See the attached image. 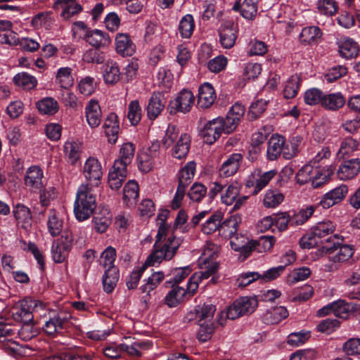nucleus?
I'll return each mask as SVG.
<instances>
[{"mask_svg": "<svg viewBox=\"0 0 360 360\" xmlns=\"http://www.w3.org/2000/svg\"><path fill=\"white\" fill-rule=\"evenodd\" d=\"M181 243V240L174 236L167 239L155 240L152 253L146 261V265L154 266L163 259L170 260L176 254Z\"/></svg>", "mask_w": 360, "mask_h": 360, "instance_id": "nucleus-1", "label": "nucleus"}, {"mask_svg": "<svg viewBox=\"0 0 360 360\" xmlns=\"http://www.w3.org/2000/svg\"><path fill=\"white\" fill-rule=\"evenodd\" d=\"M96 208V195L88 184H82L77 190L74 212L79 221L90 217Z\"/></svg>", "mask_w": 360, "mask_h": 360, "instance_id": "nucleus-2", "label": "nucleus"}, {"mask_svg": "<svg viewBox=\"0 0 360 360\" xmlns=\"http://www.w3.org/2000/svg\"><path fill=\"white\" fill-rule=\"evenodd\" d=\"M323 250L329 255L328 259L333 263L345 262L354 255L353 247L349 245H341L337 235L330 236L326 240Z\"/></svg>", "mask_w": 360, "mask_h": 360, "instance_id": "nucleus-3", "label": "nucleus"}, {"mask_svg": "<svg viewBox=\"0 0 360 360\" xmlns=\"http://www.w3.org/2000/svg\"><path fill=\"white\" fill-rule=\"evenodd\" d=\"M44 304L38 300L25 299L19 302L11 310L13 319L20 323H32L33 312L38 308L43 309Z\"/></svg>", "mask_w": 360, "mask_h": 360, "instance_id": "nucleus-4", "label": "nucleus"}, {"mask_svg": "<svg viewBox=\"0 0 360 360\" xmlns=\"http://www.w3.org/2000/svg\"><path fill=\"white\" fill-rule=\"evenodd\" d=\"M200 275L195 274L188 280L186 289H185L187 298H190L196 292L198 288V281L207 279L217 271L219 264L210 258H205L200 265Z\"/></svg>", "mask_w": 360, "mask_h": 360, "instance_id": "nucleus-5", "label": "nucleus"}, {"mask_svg": "<svg viewBox=\"0 0 360 360\" xmlns=\"http://www.w3.org/2000/svg\"><path fill=\"white\" fill-rule=\"evenodd\" d=\"M257 304V300L255 297H241L227 308L226 315L229 319L234 320L240 316L252 314Z\"/></svg>", "mask_w": 360, "mask_h": 360, "instance_id": "nucleus-6", "label": "nucleus"}, {"mask_svg": "<svg viewBox=\"0 0 360 360\" xmlns=\"http://www.w3.org/2000/svg\"><path fill=\"white\" fill-rule=\"evenodd\" d=\"M82 172L89 187L90 186L97 187L100 185L103 170L98 159L93 157L89 158L83 166Z\"/></svg>", "mask_w": 360, "mask_h": 360, "instance_id": "nucleus-7", "label": "nucleus"}, {"mask_svg": "<svg viewBox=\"0 0 360 360\" xmlns=\"http://www.w3.org/2000/svg\"><path fill=\"white\" fill-rule=\"evenodd\" d=\"M245 112V107L238 103H236L229 110L225 118L220 117L221 129L224 134H229L233 132L237 127L240 119Z\"/></svg>", "mask_w": 360, "mask_h": 360, "instance_id": "nucleus-8", "label": "nucleus"}, {"mask_svg": "<svg viewBox=\"0 0 360 360\" xmlns=\"http://www.w3.org/2000/svg\"><path fill=\"white\" fill-rule=\"evenodd\" d=\"M195 97L193 93L187 89L181 90L176 97L171 100L168 105L170 114H176L178 112L186 113L189 112L194 103Z\"/></svg>", "mask_w": 360, "mask_h": 360, "instance_id": "nucleus-9", "label": "nucleus"}, {"mask_svg": "<svg viewBox=\"0 0 360 360\" xmlns=\"http://www.w3.org/2000/svg\"><path fill=\"white\" fill-rule=\"evenodd\" d=\"M276 241L275 237L273 236H261L257 240L250 241L247 245H243L240 248H234L236 250H240L248 257L252 250H256L258 252H267L270 250Z\"/></svg>", "mask_w": 360, "mask_h": 360, "instance_id": "nucleus-10", "label": "nucleus"}, {"mask_svg": "<svg viewBox=\"0 0 360 360\" xmlns=\"http://www.w3.org/2000/svg\"><path fill=\"white\" fill-rule=\"evenodd\" d=\"M276 174L275 170H270L263 174H260L259 171H255L248 177L246 186L249 188L253 187L252 193L256 195L269 184Z\"/></svg>", "mask_w": 360, "mask_h": 360, "instance_id": "nucleus-11", "label": "nucleus"}, {"mask_svg": "<svg viewBox=\"0 0 360 360\" xmlns=\"http://www.w3.org/2000/svg\"><path fill=\"white\" fill-rule=\"evenodd\" d=\"M18 226L29 231L32 228V215L30 209L23 204L18 203L12 211Z\"/></svg>", "mask_w": 360, "mask_h": 360, "instance_id": "nucleus-12", "label": "nucleus"}, {"mask_svg": "<svg viewBox=\"0 0 360 360\" xmlns=\"http://www.w3.org/2000/svg\"><path fill=\"white\" fill-rule=\"evenodd\" d=\"M219 41L224 49L233 46L237 39V27L232 21L224 22L219 30Z\"/></svg>", "mask_w": 360, "mask_h": 360, "instance_id": "nucleus-13", "label": "nucleus"}, {"mask_svg": "<svg viewBox=\"0 0 360 360\" xmlns=\"http://www.w3.org/2000/svg\"><path fill=\"white\" fill-rule=\"evenodd\" d=\"M219 118L207 122L200 131V135L204 141L208 144L214 143L223 132Z\"/></svg>", "mask_w": 360, "mask_h": 360, "instance_id": "nucleus-14", "label": "nucleus"}, {"mask_svg": "<svg viewBox=\"0 0 360 360\" xmlns=\"http://www.w3.org/2000/svg\"><path fill=\"white\" fill-rule=\"evenodd\" d=\"M84 39L91 46L96 49L107 47L111 43L108 34L97 29L88 30Z\"/></svg>", "mask_w": 360, "mask_h": 360, "instance_id": "nucleus-15", "label": "nucleus"}, {"mask_svg": "<svg viewBox=\"0 0 360 360\" xmlns=\"http://www.w3.org/2000/svg\"><path fill=\"white\" fill-rule=\"evenodd\" d=\"M360 172V159L355 158L345 161L340 165L337 175L340 180L347 181L356 176Z\"/></svg>", "mask_w": 360, "mask_h": 360, "instance_id": "nucleus-16", "label": "nucleus"}, {"mask_svg": "<svg viewBox=\"0 0 360 360\" xmlns=\"http://www.w3.org/2000/svg\"><path fill=\"white\" fill-rule=\"evenodd\" d=\"M43 172L38 166L30 167L26 173L25 182L33 192H37L44 187L43 182Z\"/></svg>", "mask_w": 360, "mask_h": 360, "instance_id": "nucleus-17", "label": "nucleus"}, {"mask_svg": "<svg viewBox=\"0 0 360 360\" xmlns=\"http://www.w3.org/2000/svg\"><path fill=\"white\" fill-rule=\"evenodd\" d=\"M85 115L91 128L97 127L101 124L102 112L97 101L91 99L89 101L85 108Z\"/></svg>", "mask_w": 360, "mask_h": 360, "instance_id": "nucleus-18", "label": "nucleus"}, {"mask_svg": "<svg viewBox=\"0 0 360 360\" xmlns=\"http://www.w3.org/2000/svg\"><path fill=\"white\" fill-rule=\"evenodd\" d=\"M338 44L341 57L349 60L357 56L359 48L357 43L352 39L342 37L339 40Z\"/></svg>", "mask_w": 360, "mask_h": 360, "instance_id": "nucleus-19", "label": "nucleus"}, {"mask_svg": "<svg viewBox=\"0 0 360 360\" xmlns=\"http://www.w3.org/2000/svg\"><path fill=\"white\" fill-rule=\"evenodd\" d=\"M216 99V94L213 86L209 83L202 84L199 88L198 104L201 108L210 107Z\"/></svg>", "mask_w": 360, "mask_h": 360, "instance_id": "nucleus-20", "label": "nucleus"}, {"mask_svg": "<svg viewBox=\"0 0 360 360\" xmlns=\"http://www.w3.org/2000/svg\"><path fill=\"white\" fill-rule=\"evenodd\" d=\"M116 51L122 56H130L136 50L134 44L127 34L120 33L115 37Z\"/></svg>", "mask_w": 360, "mask_h": 360, "instance_id": "nucleus-21", "label": "nucleus"}, {"mask_svg": "<svg viewBox=\"0 0 360 360\" xmlns=\"http://www.w3.org/2000/svg\"><path fill=\"white\" fill-rule=\"evenodd\" d=\"M243 160L240 153H233L222 164L219 169V175L228 177L233 175L239 169Z\"/></svg>", "mask_w": 360, "mask_h": 360, "instance_id": "nucleus-22", "label": "nucleus"}, {"mask_svg": "<svg viewBox=\"0 0 360 360\" xmlns=\"http://www.w3.org/2000/svg\"><path fill=\"white\" fill-rule=\"evenodd\" d=\"M164 96L160 93H153L147 106V114L150 120L156 119L165 108Z\"/></svg>", "mask_w": 360, "mask_h": 360, "instance_id": "nucleus-23", "label": "nucleus"}, {"mask_svg": "<svg viewBox=\"0 0 360 360\" xmlns=\"http://www.w3.org/2000/svg\"><path fill=\"white\" fill-rule=\"evenodd\" d=\"M285 138L278 134H274L269 139L267 146V158L275 160L281 155L284 147Z\"/></svg>", "mask_w": 360, "mask_h": 360, "instance_id": "nucleus-24", "label": "nucleus"}, {"mask_svg": "<svg viewBox=\"0 0 360 360\" xmlns=\"http://www.w3.org/2000/svg\"><path fill=\"white\" fill-rule=\"evenodd\" d=\"M191 146V137L186 134H182L174 144L172 150V155L176 159H182L188 153Z\"/></svg>", "mask_w": 360, "mask_h": 360, "instance_id": "nucleus-25", "label": "nucleus"}, {"mask_svg": "<svg viewBox=\"0 0 360 360\" xmlns=\"http://www.w3.org/2000/svg\"><path fill=\"white\" fill-rule=\"evenodd\" d=\"M135 153V146L131 143H125L122 146L120 150V158L116 160L114 165L117 168L127 169V167L131 162Z\"/></svg>", "mask_w": 360, "mask_h": 360, "instance_id": "nucleus-26", "label": "nucleus"}, {"mask_svg": "<svg viewBox=\"0 0 360 360\" xmlns=\"http://www.w3.org/2000/svg\"><path fill=\"white\" fill-rule=\"evenodd\" d=\"M345 104V98L340 92L324 94L321 106L327 110L336 111Z\"/></svg>", "mask_w": 360, "mask_h": 360, "instance_id": "nucleus-27", "label": "nucleus"}, {"mask_svg": "<svg viewBox=\"0 0 360 360\" xmlns=\"http://www.w3.org/2000/svg\"><path fill=\"white\" fill-rule=\"evenodd\" d=\"M257 3L258 0H244L241 4L237 1L233 6V10L240 11L243 18L252 20L257 13Z\"/></svg>", "mask_w": 360, "mask_h": 360, "instance_id": "nucleus-28", "label": "nucleus"}, {"mask_svg": "<svg viewBox=\"0 0 360 360\" xmlns=\"http://www.w3.org/2000/svg\"><path fill=\"white\" fill-rule=\"evenodd\" d=\"M288 311L282 306L272 307L263 315V321L266 324H276L288 316Z\"/></svg>", "mask_w": 360, "mask_h": 360, "instance_id": "nucleus-29", "label": "nucleus"}, {"mask_svg": "<svg viewBox=\"0 0 360 360\" xmlns=\"http://www.w3.org/2000/svg\"><path fill=\"white\" fill-rule=\"evenodd\" d=\"M119 280V269L117 267L108 268L103 276V290L107 293L113 291Z\"/></svg>", "mask_w": 360, "mask_h": 360, "instance_id": "nucleus-30", "label": "nucleus"}, {"mask_svg": "<svg viewBox=\"0 0 360 360\" xmlns=\"http://www.w3.org/2000/svg\"><path fill=\"white\" fill-rule=\"evenodd\" d=\"M127 174V169L123 168V170H121V168H117L116 165H113L108 174L109 186L113 190L119 189L124 181Z\"/></svg>", "mask_w": 360, "mask_h": 360, "instance_id": "nucleus-31", "label": "nucleus"}, {"mask_svg": "<svg viewBox=\"0 0 360 360\" xmlns=\"http://www.w3.org/2000/svg\"><path fill=\"white\" fill-rule=\"evenodd\" d=\"M322 36V32L319 27L311 26L302 29L300 34V41L307 44H317Z\"/></svg>", "mask_w": 360, "mask_h": 360, "instance_id": "nucleus-32", "label": "nucleus"}, {"mask_svg": "<svg viewBox=\"0 0 360 360\" xmlns=\"http://www.w3.org/2000/svg\"><path fill=\"white\" fill-rule=\"evenodd\" d=\"M56 82L65 89L71 87L74 84L72 69L69 67L59 68L56 76Z\"/></svg>", "mask_w": 360, "mask_h": 360, "instance_id": "nucleus-33", "label": "nucleus"}, {"mask_svg": "<svg viewBox=\"0 0 360 360\" xmlns=\"http://www.w3.org/2000/svg\"><path fill=\"white\" fill-rule=\"evenodd\" d=\"M195 172V163L188 162L179 173V186L186 188L191 183Z\"/></svg>", "mask_w": 360, "mask_h": 360, "instance_id": "nucleus-34", "label": "nucleus"}, {"mask_svg": "<svg viewBox=\"0 0 360 360\" xmlns=\"http://www.w3.org/2000/svg\"><path fill=\"white\" fill-rule=\"evenodd\" d=\"M103 79L105 83L115 84L120 79V72L118 65L113 61H108L104 66Z\"/></svg>", "mask_w": 360, "mask_h": 360, "instance_id": "nucleus-35", "label": "nucleus"}, {"mask_svg": "<svg viewBox=\"0 0 360 360\" xmlns=\"http://www.w3.org/2000/svg\"><path fill=\"white\" fill-rule=\"evenodd\" d=\"M14 84L25 90H31L37 84V79L27 72H22L15 75L13 79Z\"/></svg>", "mask_w": 360, "mask_h": 360, "instance_id": "nucleus-36", "label": "nucleus"}, {"mask_svg": "<svg viewBox=\"0 0 360 360\" xmlns=\"http://www.w3.org/2000/svg\"><path fill=\"white\" fill-rule=\"evenodd\" d=\"M38 110L44 115H55L59 109L56 100L51 97H46L37 103Z\"/></svg>", "mask_w": 360, "mask_h": 360, "instance_id": "nucleus-37", "label": "nucleus"}, {"mask_svg": "<svg viewBox=\"0 0 360 360\" xmlns=\"http://www.w3.org/2000/svg\"><path fill=\"white\" fill-rule=\"evenodd\" d=\"M139 191V185L135 181H129L124 186L123 200L128 205H134L136 203Z\"/></svg>", "mask_w": 360, "mask_h": 360, "instance_id": "nucleus-38", "label": "nucleus"}, {"mask_svg": "<svg viewBox=\"0 0 360 360\" xmlns=\"http://www.w3.org/2000/svg\"><path fill=\"white\" fill-rule=\"evenodd\" d=\"M186 297V292L184 288L174 286L165 297V304L169 307L177 306L184 298Z\"/></svg>", "mask_w": 360, "mask_h": 360, "instance_id": "nucleus-39", "label": "nucleus"}, {"mask_svg": "<svg viewBox=\"0 0 360 360\" xmlns=\"http://www.w3.org/2000/svg\"><path fill=\"white\" fill-rule=\"evenodd\" d=\"M93 221L96 231L104 233L111 223V214L108 210H104L102 212L96 214Z\"/></svg>", "mask_w": 360, "mask_h": 360, "instance_id": "nucleus-40", "label": "nucleus"}, {"mask_svg": "<svg viewBox=\"0 0 360 360\" xmlns=\"http://www.w3.org/2000/svg\"><path fill=\"white\" fill-rule=\"evenodd\" d=\"M70 250L71 249L69 248L68 245H63V243H59L57 240H54L51 248L53 259L56 263H61L64 262L68 256Z\"/></svg>", "mask_w": 360, "mask_h": 360, "instance_id": "nucleus-41", "label": "nucleus"}, {"mask_svg": "<svg viewBox=\"0 0 360 360\" xmlns=\"http://www.w3.org/2000/svg\"><path fill=\"white\" fill-rule=\"evenodd\" d=\"M195 311L198 322L211 321L216 311V307L212 304L205 303L202 305L198 306Z\"/></svg>", "mask_w": 360, "mask_h": 360, "instance_id": "nucleus-42", "label": "nucleus"}, {"mask_svg": "<svg viewBox=\"0 0 360 360\" xmlns=\"http://www.w3.org/2000/svg\"><path fill=\"white\" fill-rule=\"evenodd\" d=\"M222 219V215L220 212L214 213L212 214L208 219L202 224V231L205 234H211L215 231L221 228V221Z\"/></svg>", "mask_w": 360, "mask_h": 360, "instance_id": "nucleus-43", "label": "nucleus"}, {"mask_svg": "<svg viewBox=\"0 0 360 360\" xmlns=\"http://www.w3.org/2000/svg\"><path fill=\"white\" fill-rule=\"evenodd\" d=\"M314 212V207L309 206L290 215V226H296L303 224L311 217Z\"/></svg>", "mask_w": 360, "mask_h": 360, "instance_id": "nucleus-44", "label": "nucleus"}, {"mask_svg": "<svg viewBox=\"0 0 360 360\" xmlns=\"http://www.w3.org/2000/svg\"><path fill=\"white\" fill-rule=\"evenodd\" d=\"M195 28V22L191 15H186L180 20L179 30L183 38L188 39L193 34Z\"/></svg>", "mask_w": 360, "mask_h": 360, "instance_id": "nucleus-45", "label": "nucleus"}, {"mask_svg": "<svg viewBox=\"0 0 360 360\" xmlns=\"http://www.w3.org/2000/svg\"><path fill=\"white\" fill-rule=\"evenodd\" d=\"M47 226L49 232L53 237L58 236L63 231V221L58 218L54 210H51L49 213Z\"/></svg>", "mask_w": 360, "mask_h": 360, "instance_id": "nucleus-46", "label": "nucleus"}, {"mask_svg": "<svg viewBox=\"0 0 360 360\" xmlns=\"http://www.w3.org/2000/svg\"><path fill=\"white\" fill-rule=\"evenodd\" d=\"M333 174V169L331 167L323 169L316 168L312 179V187L316 188L321 186L330 179Z\"/></svg>", "mask_w": 360, "mask_h": 360, "instance_id": "nucleus-47", "label": "nucleus"}, {"mask_svg": "<svg viewBox=\"0 0 360 360\" xmlns=\"http://www.w3.org/2000/svg\"><path fill=\"white\" fill-rule=\"evenodd\" d=\"M357 147L358 142L352 137H347L341 142L338 155L340 158L345 159L356 150Z\"/></svg>", "mask_w": 360, "mask_h": 360, "instance_id": "nucleus-48", "label": "nucleus"}, {"mask_svg": "<svg viewBox=\"0 0 360 360\" xmlns=\"http://www.w3.org/2000/svg\"><path fill=\"white\" fill-rule=\"evenodd\" d=\"M284 200V196L278 190H268L264 197L263 203L266 207H276Z\"/></svg>", "mask_w": 360, "mask_h": 360, "instance_id": "nucleus-49", "label": "nucleus"}, {"mask_svg": "<svg viewBox=\"0 0 360 360\" xmlns=\"http://www.w3.org/2000/svg\"><path fill=\"white\" fill-rule=\"evenodd\" d=\"M199 330L197 333V338L200 342H205L209 340L215 330L214 323L212 321H205L198 322Z\"/></svg>", "mask_w": 360, "mask_h": 360, "instance_id": "nucleus-50", "label": "nucleus"}, {"mask_svg": "<svg viewBox=\"0 0 360 360\" xmlns=\"http://www.w3.org/2000/svg\"><path fill=\"white\" fill-rule=\"evenodd\" d=\"M240 218L231 216L221 223L220 231L226 236L232 237L237 231Z\"/></svg>", "mask_w": 360, "mask_h": 360, "instance_id": "nucleus-51", "label": "nucleus"}, {"mask_svg": "<svg viewBox=\"0 0 360 360\" xmlns=\"http://www.w3.org/2000/svg\"><path fill=\"white\" fill-rule=\"evenodd\" d=\"M333 314L336 317L346 319L352 311L351 305L343 300H339L332 302Z\"/></svg>", "mask_w": 360, "mask_h": 360, "instance_id": "nucleus-52", "label": "nucleus"}, {"mask_svg": "<svg viewBox=\"0 0 360 360\" xmlns=\"http://www.w3.org/2000/svg\"><path fill=\"white\" fill-rule=\"evenodd\" d=\"M301 80L297 75H292L286 82L283 89V96L285 98H294L300 89Z\"/></svg>", "mask_w": 360, "mask_h": 360, "instance_id": "nucleus-53", "label": "nucleus"}, {"mask_svg": "<svg viewBox=\"0 0 360 360\" xmlns=\"http://www.w3.org/2000/svg\"><path fill=\"white\" fill-rule=\"evenodd\" d=\"M301 142V139L299 136L293 137L289 143L284 141V147L281 153L283 158L290 160L295 156L298 153V146Z\"/></svg>", "mask_w": 360, "mask_h": 360, "instance_id": "nucleus-54", "label": "nucleus"}, {"mask_svg": "<svg viewBox=\"0 0 360 360\" xmlns=\"http://www.w3.org/2000/svg\"><path fill=\"white\" fill-rule=\"evenodd\" d=\"M64 150L69 162L75 165L80 157V144L75 141H67L64 145Z\"/></svg>", "mask_w": 360, "mask_h": 360, "instance_id": "nucleus-55", "label": "nucleus"}, {"mask_svg": "<svg viewBox=\"0 0 360 360\" xmlns=\"http://www.w3.org/2000/svg\"><path fill=\"white\" fill-rule=\"evenodd\" d=\"M163 278L164 274L162 271L155 272L148 277L146 282L141 286L140 290L142 292H146L148 295L150 292L156 288Z\"/></svg>", "mask_w": 360, "mask_h": 360, "instance_id": "nucleus-56", "label": "nucleus"}, {"mask_svg": "<svg viewBox=\"0 0 360 360\" xmlns=\"http://www.w3.org/2000/svg\"><path fill=\"white\" fill-rule=\"evenodd\" d=\"M335 226L329 221H323L318 223L312 229L313 234L319 238H322L333 233Z\"/></svg>", "mask_w": 360, "mask_h": 360, "instance_id": "nucleus-57", "label": "nucleus"}, {"mask_svg": "<svg viewBox=\"0 0 360 360\" xmlns=\"http://www.w3.org/2000/svg\"><path fill=\"white\" fill-rule=\"evenodd\" d=\"M316 167H314L310 164L304 165L297 173V182L301 185L309 181L312 182L313 176L314 173H316Z\"/></svg>", "mask_w": 360, "mask_h": 360, "instance_id": "nucleus-58", "label": "nucleus"}, {"mask_svg": "<svg viewBox=\"0 0 360 360\" xmlns=\"http://www.w3.org/2000/svg\"><path fill=\"white\" fill-rule=\"evenodd\" d=\"M98 49L94 48L86 50L83 54L82 60L88 63H103L105 61V56L103 52Z\"/></svg>", "mask_w": 360, "mask_h": 360, "instance_id": "nucleus-59", "label": "nucleus"}, {"mask_svg": "<svg viewBox=\"0 0 360 360\" xmlns=\"http://www.w3.org/2000/svg\"><path fill=\"white\" fill-rule=\"evenodd\" d=\"M127 117L130 123L136 126L141 118V108L138 101H132L128 106Z\"/></svg>", "mask_w": 360, "mask_h": 360, "instance_id": "nucleus-60", "label": "nucleus"}, {"mask_svg": "<svg viewBox=\"0 0 360 360\" xmlns=\"http://www.w3.org/2000/svg\"><path fill=\"white\" fill-rule=\"evenodd\" d=\"M324 94L322 91L317 88H312L306 91L304 100V102L310 105L321 104L323 98Z\"/></svg>", "mask_w": 360, "mask_h": 360, "instance_id": "nucleus-61", "label": "nucleus"}, {"mask_svg": "<svg viewBox=\"0 0 360 360\" xmlns=\"http://www.w3.org/2000/svg\"><path fill=\"white\" fill-rule=\"evenodd\" d=\"M239 187L237 184H230L224 193H221V200L224 204L232 205L239 195Z\"/></svg>", "mask_w": 360, "mask_h": 360, "instance_id": "nucleus-62", "label": "nucleus"}, {"mask_svg": "<svg viewBox=\"0 0 360 360\" xmlns=\"http://www.w3.org/2000/svg\"><path fill=\"white\" fill-rule=\"evenodd\" d=\"M116 259V250L112 246H108L101 254L100 264L104 268L116 267L114 265Z\"/></svg>", "mask_w": 360, "mask_h": 360, "instance_id": "nucleus-63", "label": "nucleus"}, {"mask_svg": "<svg viewBox=\"0 0 360 360\" xmlns=\"http://www.w3.org/2000/svg\"><path fill=\"white\" fill-rule=\"evenodd\" d=\"M179 129L174 125H169L162 140L163 147L167 149L173 146L179 138Z\"/></svg>", "mask_w": 360, "mask_h": 360, "instance_id": "nucleus-64", "label": "nucleus"}]
</instances>
